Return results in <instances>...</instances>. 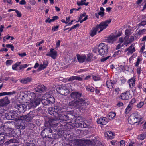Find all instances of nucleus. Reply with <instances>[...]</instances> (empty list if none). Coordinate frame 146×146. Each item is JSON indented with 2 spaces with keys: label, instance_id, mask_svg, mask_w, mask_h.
<instances>
[{
  "label": "nucleus",
  "instance_id": "obj_1",
  "mask_svg": "<svg viewBox=\"0 0 146 146\" xmlns=\"http://www.w3.org/2000/svg\"><path fill=\"white\" fill-rule=\"evenodd\" d=\"M23 94L22 99L26 100L25 102L28 103V109L34 108L39 105L40 102V100L38 97L35 99L36 94L34 93L30 92H25L22 93Z\"/></svg>",
  "mask_w": 146,
  "mask_h": 146
},
{
  "label": "nucleus",
  "instance_id": "obj_2",
  "mask_svg": "<svg viewBox=\"0 0 146 146\" xmlns=\"http://www.w3.org/2000/svg\"><path fill=\"white\" fill-rule=\"evenodd\" d=\"M64 109L61 107H58L57 106H55L54 107H51L48 108V111L49 113L51 115L54 114L55 113L57 114V116H58V118L51 119L50 121L52 123H57L58 122H59V120H66L68 119V117L66 115L63 114H60L65 112L63 110ZM55 125V124H54Z\"/></svg>",
  "mask_w": 146,
  "mask_h": 146
},
{
  "label": "nucleus",
  "instance_id": "obj_3",
  "mask_svg": "<svg viewBox=\"0 0 146 146\" xmlns=\"http://www.w3.org/2000/svg\"><path fill=\"white\" fill-rule=\"evenodd\" d=\"M142 120V118L139 114L137 113H134L129 116L128 118V122L131 124L135 123L138 124Z\"/></svg>",
  "mask_w": 146,
  "mask_h": 146
},
{
  "label": "nucleus",
  "instance_id": "obj_4",
  "mask_svg": "<svg viewBox=\"0 0 146 146\" xmlns=\"http://www.w3.org/2000/svg\"><path fill=\"white\" fill-rule=\"evenodd\" d=\"M42 103L46 105L49 104H52L55 102V99L54 97L48 94H45L43 96L41 99Z\"/></svg>",
  "mask_w": 146,
  "mask_h": 146
},
{
  "label": "nucleus",
  "instance_id": "obj_5",
  "mask_svg": "<svg viewBox=\"0 0 146 146\" xmlns=\"http://www.w3.org/2000/svg\"><path fill=\"white\" fill-rule=\"evenodd\" d=\"M70 85V84H63L61 86L57 87L56 90L59 93L62 94H65L66 93H68Z\"/></svg>",
  "mask_w": 146,
  "mask_h": 146
},
{
  "label": "nucleus",
  "instance_id": "obj_6",
  "mask_svg": "<svg viewBox=\"0 0 146 146\" xmlns=\"http://www.w3.org/2000/svg\"><path fill=\"white\" fill-rule=\"evenodd\" d=\"M134 39V37L133 36H131L130 38L128 37L127 40L125 39V38H123L122 37H120L119 39V43L117 46H121V44L123 43L121 46H123V45L127 46L128 44L131 43L132 42Z\"/></svg>",
  "mask_w": 146,
  "mask_h": 146
},
{
  "label": "nucleus",
  "instance_id": "obj_7",
  "mask_svg": "<svg viewBox=\"0 0 146 146\" xmlns=\"http://www.w3.org/2000/svg\"><path fill=\"white\" fill-rule=\"evenodd\" d=\"M111 19H109L108 20L104 21L101 22L99 25H97L96 26L97 28L98 29H100V31H98V33H100L103 30L106 28V27L108 25V24L111 22Z\"/></svg>",
  "mask_w": 146,
  "mask_h": 146
},
{
  "label": "nucleus",
  "instance_id": "obj_8",
  "mask_svg": "<svg viewBox=\"0 0 146 146\" xmlns=\"http://www.w3.org/2000/svg\"><path fill=\"white\" fill-rule=\"evenodd\" d=\"M84 102V100L82 99H80L77 100H75L70 102L69 105L70 107L74 106L78 108L80 106V105L83 104Z\"/></svg>",
  "mask_w": 146,
  "mask_h": 146
},
{
  "label": "nucleus",
  "instance_id": "obj_9",
  "mask_svg": "<svg viewBox=\"0 0 146 146\" xmlns=\"http://www.w3.org/2000/svg\"><path fill=\"white\" fill-rule=\"evenodd\" d=\"M108 49V46H98V52L101 55H104L107 53Z\"/></svg>",
  "mask_w": 146,
  "mask_h": 146
},
{
  "label": "nucleus",
  "instance_id": "obj_10",
  "mask_svg": "<svg viewBox=\"0 0 146 146\" xmlns=\"http://www.w3.org/2000/svg\"><path fill=\"white\" fill-rule=\"evenodd\" d=\"M76 123H78L77 125H76V126L77 127H81L86 128L87 127V124L83 121L81 117H80L79 119H78L76 120Z\"/></svg>",
  "mask_w": 146,
  "mask_h": 146
},
{
  "label": "nucleus",
  "instance_id": "obj_11",
  "mask_svg": "<svg viewBox=\"0 0 146 146\" xmlns=\"http://www.w3.org/2000/svg\"><path fill=\"white\" fill-rule=\"evenodd\" d=\"M58 54L57 51L54 49L51 48L50 52L46 54V55L51 57L53 59H55L57 56Z\"/></svg>",
  "mask_w": 146,
  "mask_h": 146
},
{
  "label": "nucleus",
  "instance_id": "obj_12",
  "mask_svg": "<svg viewBox=\"0 0 146 146\" xmlns=\"http://www.w3.org/2000/svg\"><path fill=\"white\" fill-rule=\"evenodd\" d=\"M27 105L25 104H20L17 105L16 107L20 112H24L27 108Z\"/></svg>",
  "mask_w": 146,
  "mask_h": 146
},
{
  "label": "nucleus",
  "instance_id": "obj_13",
  "mask_svg": "<svg viewBox=\"0 0 146 146\" xmlns=\"http://www.w3.org/2000/svg\"><path fill=\"white\" fill-rule=\"evenodd\" d=\"M46 89V87L44 85H39L37 86L35 88V90L36 92L42 93L44 92Z\"/></svg>",
  "mask_w": 146,
  "mask_h": 146
},
{
  "label": "nucleus",
  "instance_id": "obj_14",
  "mask_svg": "<svg viewBox=\"0 0 146 146\" xmlns=\"http://www.w3.org/2000/svg\"><path fill=\"white\" fill-rule=\"evenodd\" d=\"M108 121V119L106 117L100 118L97 119L98 124L102 125H105Z\"/></svg>",
  "mask_w": 146,
  "mask_h": 146
},
{
  "label": "nucleus",
  "instance_id": "obj_15",
  "mask_svg": "<svg viewBox=\"0 0 146 146\" xmlns=\"http://www.w3.org/2000/svg\"><path fill=\"white\" fill-rule=\"evenodd\" d=\"M71 96L72 98L74 99L75 100H79V98L81 96V94L80 93L78 92H73L71 94Z\"/></svg>",
  "mask_w": 146,
  "mask_h": 146
},
{
  "label": "nucleus",
  "instance_id": "obj_16",
  "mask_svg": "<svg viewBox=\"0 0 146 146\" xmlns=\"http://www.w3.org/2000/svg\"><path fill=\"white\" fill-rule=\"evenodd\" d=\"M43 63V64H41L39 66L37 70L38 71H39L46 68L48 64L47 61H44Z\"/></svg>",
  "mask_w": 146,
  "mask_h": 146
},
{
  "label": "nucleus",
  "instance_id": "obj_17",
  "mask_svg": "<svg viewBox=\"0 0 146 146\" xmlns=\"http://www.w3.org/2000/svg\"><path fill=\"white\" fill-rule=\"evenodd\" d=\"M130 94L128 92L122 93L120 95V98L123 100H127L130 97Z\"/></svg>",
  "mask_w": 146,
  "mask_h": 146
},
{
  "label": "nucleus",
  "instance_id": "obj_18",
  "mask_svg": "<svg viewBox=\"0 0 146 146\" xmlns=\"http://www.w3.org/2000/svg\"><path fill=\"white\" fill-rule=\"evenodd\" d=\"M77 57L78 60L80 63L83 62L86 58L85 55H80L78 54L77 55Z\"/></svg>",
  "mask_w": 146,
  "mask_h": 146
},
{
  "label": "nucleus",
  "instance_id": "obj_19",
  "mask_svg": "<svg viewBox=\"0 0 146 146\" xmlns=\"http://www.w3.org/2000/svg\"><path fill=\"white\" fill-rule=\"evenodd\" d=\"M9 103V101L7 97H6L4 99L0 100V106H1L8 104Z\"/></svg>",
  "mask_w": 146,
  "mask_h": 146
},
{
  "label": "nucleus",
  "instance_id": "obj_20",
  "mask_svg": "<svg viewBox=\"0 0 146 146\" xmlns=\"http://www.w3.org/2000/svg\"><path fill=\"white\" fill-rule=\"evenodd\" d=\"M105 137H107V139H112L114 136L113 134L110 131H109L105 133L104 134Z\"/></svg>",
  "mask_w": 146,
  "mask_h": 146
},
{
  "label": "nucleus",
  "instance_id": "obj_21",
  "mask_svg": "<svg viewBox=\"0 0 146 146\" xmlns=\"http://www.w3.org/2000/svg\"><path fill=\"white\" fill-rule=\"evenodd\" d=\"M114 82L110 80H108L106 82V85L107 87L110 88H111L114 84Z\"/></svg>",
  "mask_w": 146,
  "mask_h": 146
},
{
  "label": "nucleus",
  "instance_id": "obj_22",
  "mask_svg": "<svg viewBox=\"0 0 146 146\" xmlns=\"http://www.w3.org/2000/svg\"><path fill=\"white\" fill-rule=\"evenodd\" d=\"M82 78L78 76H72L70 77L68 79L69 81H72L74 80L82 81Z\"/></svg>",
  "mask_w": 146,
  "mask_h": 146
},
{
  "label": "nucleus",
  "instance_id": "obj_23",
  "mask_svg": "<svg viewBox=\"0 0 146 146\" xmlns=\"http://www.w3.org/2000/svg\"><path fill=\"white\" fill-rule=\"evenodd\" d=\"M98 29L96 26L95 27L93 28L91 31L90 32V36L92 37L95 35L96 34L97 31Z\"/></svg>",
  "mask_w": 146,
  "mask_h": 146
},
{
  "label": "nucleus",
  "instance_id": "obj_24",
  "mask_svg": "<svg viewBox=\"0 0 146 146\" xmlns=\"http://www.w3.org/2000/svg\"><path fill=\"white\" fill-rule=\"evenodd\" d=\"M32 80L30 77H27L20 80L21 82L23 84H27L30 82Z\"/></svg>",
  "mask_w": 146,
  "mask_h": 146
},
{
  "label": "nucleus",
  "instance_id": "obj_25",
  "mask_svg": "<svg viewBox=\"0 0 146 146\" xmlns=\"http://www.w3.org/2000/svg\"><path fill=\"white\" fill-rule=\"evenodd\" d=\"M135 78L133 77L128 80V83L130 87L135 85Z\"/></svg>",
  "mask_w": 146,
  "mask_h": 146
},
{
  "label": "nucleus",
  "instance_id": "obj_26",
  "mask_svg": "<svg viewBox=\"0 0 146 146\" xmlns=\"http://www.w3.org/2000/svg\"><path fill=\"white\" fill-rule=\"evenodd\" d=\"M115 38L114 35L113 36H111L108 38V39L107 42L108 43H113L114 41L115 40Z\"/></svg>",
  "mask_w": 146,
  "mask_h": 146
},
{
  "label": "nucleus",
  "instance_id": "obj_27",
  "mask_svg": "<svg viewBox=\"0 0 146 146\" xmlns=\"http://www.w3.org/2000/svg\"><path fill=\"white\" fill-rule=\"evenodd\" d=\"M138 137L140 139L143 140L146 137V131L143 132L142 134L139 135Z\"/></svg>",
  "mask_w": 146,
  "mask_h": 146
},
{
  "label": "nucleus",
  "instance_id": "obj_28",
  "mask_svg": "<svg viewBox=\"0 0 146 146\" xmlns=\"http://www.w3.org/2000/svg\"><path fill=\"white\" fill-rule=\"evenodd\" d=\"M127 51L129 53L132 54L135 51V49L134 46H129L127 49Z\"/></svg>",
  "mask_w": 146,
  "mask_h": 146
},
{
  "label": "nucleus",
  "instance_id": "obj_29",
  "mask_svg": "<svg viewBox=\"0 0 146 146\" xmlns=\"http://www.w3.org/2000/svg\"><path fill=\"white\" fill-rule=\"evenodd\" d=\"M131 104H129L127 107L126 108L125 110V113L126 114H127L129 113V112L131 110L132 107V106H131Z\"/></svg>",
  "mask_w": 146,
  "mask_h": 146
},
{
  "label": "nucleus",
  "instance_id": "obj_30",
  "mask_svg": "<svg viewBox=\"0 0 146 146\" xmlns=\"http://www.w3.org/2000/svg\"><path fill=\"white\" fill-rule=\"evenodd\" d=\"M21 64V62H17L15 64L13 65L12 66V68L14 70H17V67Z\"/></svg>",
  "mask_w": 146,
  "mask_h": 146
},
{
  "label": "nucleus",
  "instance_id": "obj_31",
  "mask_svg": "<svg viewBox=\"0 0 146 146\" xmlns=\"http://www.w3.org/2000/svg\"><path fill=\"white\" fill-rule=\"evenodd\" d=\"M86 90L88 91H90L91 92H93L94 90V88L88 85L86 87Z\"/></svg>",
  "mask_w": 146,
  "mask_h": 146
},
{
  "label": "nucleus",
  "instance_id": "obj_32",
  "mask_svg": "<svg viewBox=\"0 0 146 146\" xmlns=\"http://www.w3.org/2000/svg\"><path fill=\"white\" fill-rule=\"evenodd\" d=\"M130 34V31L129 30L127 29L125 31V34L126 35V36L124 37L123 38H125V39L127 40L128 38V36Z\"/></svg>",
  "mask_w": 146,
  "mask_h": 146
},
{
  "label": "nucleus",
  "instance_id": "obj_33",
  "mask_svg": "<svg viewBox=\"0 0 146 146\" xmlns=\"http://www.w3.org/2000/svg\"><path fill=\"white\" fill-rule=\"evenodd\" d=\"M116 115L115 113L111 112L109 114V119L110 120H112L114 118Z\"/></svg>",
  "mask_w": 146,
  "mask_h": 146
},
{
  "label": "nucleus",
  "instance_id": "obj_34",
  "mask_svg": "<svg viewBox=\"0 0 146 146\" xmlns=\"http://www.w3.org/2000/svg\"><path fill=\"white\" fill-rule=\"evenodd\" d=\"M6 127V125L4 126V130L5 131L6 133H7L8 134H10L11 130V129L10 127L7 128Z\"/></svg>",
  "mask_w": 146,
  "mask_h": 146
},
{
  "label": "nucleus",
  "instance_id": "obj_35",
  "mask_svg": "<svg viewBox=\"0 0 146 146\" xmlns=\"http://www.w3.org/2000/svg\"><path fill=\"white\" fill-rule=\"evenodd\" d=\"M146 30L145 29H141L139 31H138L137 34L139 35H141L145 32Z\"/></svg>",
  "mask_w": 146,
  "mask_h": 146
},
{
  "label": "nucleus",
  "instance_id": "obj_36",
  "mask_svg": "<svg viewBox=\"0 0 146 146\" xmlns=\"http://www.w3.org/2000/svg\"><path fill=\"white\" fill-rule=\"evenodd\" d=\"M93 56L92 54L89 53L87 55V58L86 59V60L87 61H89L91 60Z\"/></svg>",
  "mask_w": 146,
  "mask_h": 146
},
{
  "label": "nucleus",
  "instance_id": "obj_37",
  "mask_svg": "<svg viewBox=\"0 0 146 146\" xmlns=\"http://www.w3.org/2000/svg\"><path fill=\"white\" fill-rule=\"evenodd\" d=\"M142 60V58L141 57H138L137 58V61L135 64V66L136 67L138 66L140 62Z\"/></svg>",
  "mask_w": 146,
  "mask_h": 146
},
{
  "label": "nucleus",
  "instance_id": "obj_38",
  "mask_svg": "<svg viewBox=\"0 0 146 146\" xmlns=\"http://www.w3.org/2000/svg\"><path fill=\"white\" fill-rule=\"evenodd\" d=\"M81 1H77V4L79 6L83 5L84 3L86 1V0H81Z\"/></svg>",
  "mask_w": 146,
  "mask_h": 146
},
{
  "label": "nucleus",
  "instance_id": "obj_39",
  "mask_svg": "<svg viewBox=\"0 0 146 146\" xmlns=\"http://www.w3.org/2000/svg\"><path fill=\"white\" fill-rule=\"evenodd\" d=\"M93 80L95 81H98L100 80V78L99 76H95L93 77Z\"/></svg>",
  "mask_w": 146,
  "mask_h": 146
},
{
  "label": "nucleus",
  "instance_id": "obj_40",
  "mask_svg": "<svg viewBox=\"0 0 146 146\" xmlns=\"http://www.w3.org/2000/svg\"><path fill=\"white\" fill-rule=\"evenodd\" d=\"M13 61L11 60H7L6 62V64L7 66H9L11 65L13 63Z\"/></svg>",
  "mask_w": 146,
  "mask_h": 146
},
{
  "label": "nucleus",
  "instance_id": "obj_41",
  "mask_svg": "<svg viewBox=\"0 0 146 146\" xmlns=\"http://www.w3.org/2000/svg\"><path fill=\"white\" fill-rule=\"evenodd\" d=\"M86 13L85 12H84L83 14H81L80 15V17H79V20L78 21H76V22H79V21L83 17H85V16H86Z\"/></svg>",
  "mask_w": 146,
  "mask_h": 146
},
{
  "label": "nucleus",
  "instance_id": "obj_42",
  "mask_svg": "<svg viewBox=\"0 0 146 146\" xmlns=\"http://www.w3.org/2000/svg\"><path fill=\"white\" fill-rule=\"evenodd\" d=\"M136 72L137 74L139 75L141 73V67L138 66L136 67Z\"/></svg>",
  "mask_w": 146,
  "mask_h": 146
},
{
  "label": "nucleus",
  "instance_id": "obj_43",
  "mask_svg": "<svg viewBox=\"0 0 146 146\" xmlns=\"http://www.w3.org/2000/svg\"><path fill=\"white\" fill-rule=\"evenodd\" d=\"M24 119L27 121H29L31 119V118L29 117V115L25 116Z\"/></svg>",
  "mask_w": 146,
  "mask_h": 146
},
{
  "label": "nucleus",
  "instance_id": "obj_44",
  "mask_svg": "<svg viewBox=\"0 0 146 146\" xmlns=\"http://www.w3.org/2000/svg\"><path fill=\"white\" fill-rule=\"evenodd\" d=\"M16 93V92L15 91H14L12 92H5V94H6V95H11L14 94H15Z\"/></svg>",
  "mask_w": 146,
  "mask_h": 146
},
{
  "label": "nucleus",
  "instance_id": "obj_45",
  "mask_svg": "<svg viewBox=\"0 0 146 146\" xmlns=\"http://www.w3.org/2000/svg\"><path fill=\"white\" fill-rule=\"evenodd\" d=\"M144 103L143 102H141L137 104V106L138 108H141L144 105Z\"/></svg>",
  "mask_w": 146,
  "mask_h": 146
},
{
  "label": "nucleus",
  "instance_id": "obj_46",
  "mask_svg": "<svg viewBox=\"0 0 146 146\" xmlns=\"http://www.w3.org/2000/svg\"><path fill=\"white\" fill-rule=\"evenodd\" d=\"M114 91L117 94H118L121 93V90L118 87L116 88L115 89Z\"/></svg>",
  "mask_w": 146,
  "mask_h": 146
},
{
  "label": "nucleus",
  "instance_id": "obj_47",
  "mask_svg": "<svg viewBox=\"0 0 146 146\" xmlns=\"http://www.w3.org/2000/svg\"><path fill=\"white\" fill-rule=\"evenodd\" d=\"M25 146H35V145L33 143H27L25 144Z\"/></svg>",
  "mask_w": 146,
  "mask_h": 146
},
{
  "label": "nucleus",
  "instance_id": "obj_48",
  "mask_svg": "<svg viewBox=\"0 0 146 146\" xmlns=\"http://www.w3.org/2000/svg\"><path fill=\"white\" fill-rule=\"evenodd\" d=\"M59 26H56L52 28V31H55L58 30V28H59Z\"/></svg>",
  "mask_w": 146,
  "mask_h": 146
},
{
  "label": "nucleus",
  "instance_id": "obj_49",
  "mask_svg": "<svg viewBox=\"0 0 146 146\" xmlns=\"http://www.w3.org/2000/svg\"><path fill=\"white\" fill-rule=\"evenodd\" d=\"M15 12L17 14V16L18 17H20L21 16V14L16 9L15 10Z\"/></svg>",
  "mask_w": 146,
  "mask_h": 146
},
{
  "label": "nucleus",
  "instance_id": "obj_50",
  "mask_svg": "<svg viewBox=\"0 0 146 146\" xmlns=\"http://www.w3.org/2000/svg\"><path fill=\"white\" fill-rule=\"evenodd\" d=\"M139 26H144L145 25H146V21H143L140 23L139 24Z\"/></svg>",
  "mask_w": 146,
  "mask_h": 146
},
{
  "label": "nucleus",
  "instance_id": "obj_51",
  "mask_svg": "<svg viewBox=\"0 0 146 146\" xmlns=\"http://www.w3.org/2000/svg\"><path fill=\"white\" fill-rule=\"evenodd\" d=\"M10 37L11 36L8 35L7 36L4 37L3 38V42L5 41L6 40L9 39L10 38Z\"/></svg>",
  "mask_w": 146,
  "mask_h": 146
},
{
  "label": "nucleus",
  "instance_id": "obj_52",
  "mask_svg": "<svg viewBox=\"0 0 146 146\" xmlns=\"http://www.w3.org/2000/svg\"><path fill=\"white\" fill-rule=\"evenodd\" d=\"M122 32L121 31H118L117 34L115 35L114 36L115 38L119 37L121 35Z\"/></svg>",
  "mask_w": 146,
  "mask_h": 146
},
{
  "label": "nucleus",
  "instance_id": "obj_53",
  "mask_svg": "<svg viewBox=\"0 0 146 146\" xmlns=\"http://www.w3.org/2000/svg\"><path fill=\"white\" fill-rule=\"evenodd\" d=\"M120 146H125V142L124 140H121L120 141Z\"/></svg>",
  "mask_w": 146,
  "mask_h": 146
},
{
  "label": "nucleus",
  "instance_id": "obj_54",
  "mask_svg": "<svg viewBox=\"0 0 146 146\" xmlns=\"http://www.w3.org/2000/svg\"><path fill=\"white\" fill-rule=\"evenodd\" d=\"M98 13L99 15H100L101 17H103L105 15V13L104 12L100 11Z\"/></svg>",
  "mask_w": 146,
  "mask_h": 146
},
{
  "label": "nucleus",
  "instance_id": "obj_55",
  "mask_svg": "<svg viewBox=\"0 0 146 146\" xmlns=\"http://www.w3.org/2000/svg\"><path fill=\"white\" fill-rule=\"evenodd\" d=\"M19 4L21 5H24L26 4V2L25 0H21L19 2Z\"/></svg>",
  "mask_w": 146,
  "mask_h": 146
},
{
  "label": "nucleus",
  "instance_id": "obj_56",
  "mask_svg": "<svg viewBox=\"0 0 146 146\" xmlns=\"http://www.w3.org/2000/svg\"><path fill=\"white\" fill-rule=\"evenodd\" d=\"M59 18V17L57 16H55L53 17L52 19V20L51 21H54L56 20H57Z\"/></svg>",
  "mask_w": 146,
  "mask_h": 146
},
{
  "label": "nucleus",
  "instance_id": "obj_57",
  "mask_svg": "<svg viewBox=\"0 0 146 146\" xmlns=\"http://www.w3.org/2000/svg\"><path fill=\"white\" fill-rule=\"evenodd\" d=\"M136 102V100H135V99H133L131 100V101L130 102V103H129V104H131V106H132V104L134 103H135Z\"/></svg>",
  "mask_w": 146,
  "mask_h": 146
},
{
  "label": "nucleus",
  "instance_id": "obj_58",
  "mask_svg": "<svg viewBox=\"0 0 146 146\" xmlns=\"http://www.w3.org/2000/svg\"><path fill=\"white\" fill-rule=\"evenodd\" d=\"M44 42V40H42L41 41L38 42L36 43V46H40L41 44L43 43Z\"/></svg>",
  "mask_w": 146,
  "mask_h": 146
},
{
  "label": "nucleus",
  "instance_id": "obj_59",
  "mask_svg": "<svg viewBox=\"0 0 146 146\" xmlns=\"http://www.w3.org/2000/svg\"><path fill=\"white\" fill-rule=\"evenodd\" d=\"M18 54L19 56H20L21 57H23L26 56V54L24 52L23 53H19Z\"/></svg>",
  "mask_w": 146,
  "mask_h": 146
},
{
  "label": "nucleus",
  "instance_id": "obj_60",
  "mask_svg": "<svg viewBox=\"0 0 146 146\" xmlns=\"http://www.w3.org/2000/svg\"><path fill=\"white\" fill-rule=\"evenodd\" d=\"M52 20V19H51L50 20L49 19V18H48L46 20H45V22L46 23H50L51 22H53L52 21H51Z\"/></svg>",
  "mask_w": 146,
  "mask_h": 146
},
{
  "label": "nucleus",
  "instance_id": "obj_61",
  "mask_svg": "<svg viewBox=\"0 0 146 146\" xmlns=\"http://www.w3.org/2000/svg\"><path fill=\"white\" fill-rule=\"evenodd\" d=\"M123 105V103L121 102H118L117 104V106L118 107H120L122 106Z\"/></svg>",
  "mask_w": 146,
  "mask_h": 146
},
{
  "label": "nucleus",
  "instance_id": "obj_62",
  "mask_svg": "<svg viewBox=\"0 0 146 146\" xmlns=\"http://www.w3.org/2000/svg\"><path fill=\"white\" fill-rule=\"evenodd\" d=\"M110 56H108L106 57H105L101 59V61L102 62H104L106 61L107 59H108Z\"/></svg>",
  "mask_w": 146,
  "mask_h": 146
},
{
  "label": "nucleus",
  "instance_id": "obj_63",
  "mask_svg": "<svg viewBox=\"0 0 146 146\" xmlns=\"http://www.w3.org/2000/svg\"><path fill=\"white\" fill-rule=\"evenodd\" d=\"M80 25L79 24H77L75 25H74L72 27V28L73 29L76 28L77 27H78Z\"/></svg>",
  "mask_w": 146,
  "mask_h": 146
},
{
  "label": "nucleus",
  "instance_id": "obj_64",
  "mask_svg": "<svg viewBox=\"0 0 146 146\" xmlns=\"http://www.w3.org/2000/svg\"><path fill=\"white\" fill-rule=\"evenodd\" d=\"M4 28V26L1 25L0 26V32H2L3 31V29Z\"/></svg>",
  "mask_w": 146,
  "mask_h": 146
}]
</instances>
